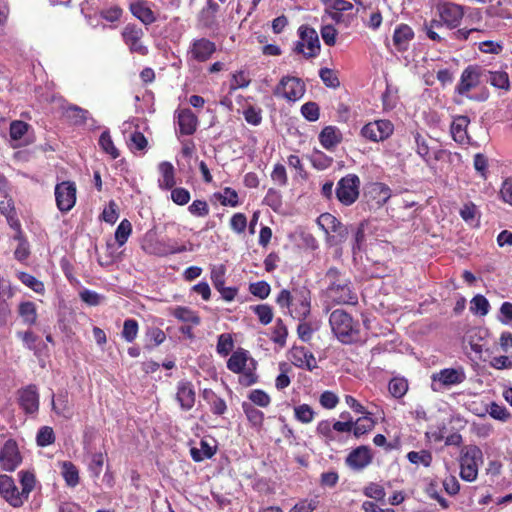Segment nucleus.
Instances as JSON below:
<instances>
[{
	"mask_svg": "<svg viewBox=\"0 0 512 512\" xmlns=\"http://www.w3.org/2000/svg\"><path fill=\"white\" fill-rule=\"evenodd\" d=\"M301 114L306 120L310 122L317 121L320 116V109L318 104L312 101L303 104L301 107Z\"/></svg>",
	"mask_w": 512,
	"mask_h": 512,
	"instance_id": "nucleus-54",
	"label": "nucleus"
},
{
	"mask_svg": "<svg viewBox=\"0 0 512 512\" xmlns=\"http://www.w3.org/2000/svg\"><path fill=\"white\" fill-rule=\"evenodd\" d=\"M147 145V139L141 132L135 131L131 134L129 147L132 151H143Z\"/></svg>",
	"mask_w": 512,
	"mask_h": 512,
	"instance_id": "nucleus-63",
	"label": "nucleus"
},
{
	"mask_svg": "<svg viewBox=\"0 0 512 512\" xmlns=\"http://www.w3.org/2000/svg\"><path fill=\"white\" fill-rule=\"evenodd\" d=\"M324 280L327 283L326 296L330 301L339 305H356L358 303L357 293L346 273L331 267L327 270Z\"/></svg>",
	"mask_w": 512,
	"mask_h": 512,
	"instance_id": "nucleus-1",
	"label": "nucleus"
},
{
	"mask_svg": "<svg viewBox=\"0 0 512 512\" xmlns=\"http://www.w3.org/2000/svg\"><path fill=\"white\" fill-rule=\"evenodd\" d=\"M196 393L192 382L181 380L177 384L176 400L183 411H189L195 404Z\"/></svg>",
	"mask_w": 512,
	"mask_h": 512,
	"instance_id": "nucleus-17",
	"label": "nucleus"
},
{
	"mask_svg": "<svg viewBox=\"0 0 512 512\" xmlns=\"http://www.w3.org/2000/svg\"><path fill=\"white\" fill-rule=\"evenodd\" d=\"M138 330V322L135 319H126L121 335L126 342L131 343L136 339Z\"/></svg>",
	"mask_w": 512,
	"mask_h": 512,
	"instance_id": "nucleus-45",
	"label": "nucleus"
},
{
	"mask_svg": "<svg viewBox=\"0 0 512 512\" xmlns=\"http://www.w3.org/2000/svg\"><path fill=\"white\" fill-rule=\"evenodd\" d=\"M328 241L331 245H338L342 242H344L347 239L348 236V228L343 225L341 222L338 223V225L335 226L334 229L330 230Z\"/></svg>",
	"mask_w": 512,
	"mask_h": 512,
	"instance_id": "nucleus-48",
	"label": "nucleus"
},
{
	"mask_svg": "<svg viewBox=\"0 0 512 512\" xmlns=\"http://www.w3.org/2000/svg\"><path fill=\"white\" fill-rule=\"evenodd\" d=\"M310 302V291L306 287L282 289L276 298L280 308L288 309L289 315L300 322L310 314Z\"/></svg>",
	"mask_w": 512,
	"mask_h": 512,
	"instance_id": "nucleus-2",
	"label": "nucleus"
},
{
	"mask_svg": "<svg viewBox=\"0 0 512 512\" xmlns=\"http://www.w3.org/2000/svg\"><path fill=\"white\" fill-rule=\"evenodd\" d=\"M373 455L369 446L362 445L353 449L346 457V464L355 471H361L371 464Z\"/></svg>",
	"mask_w": 512,
	"mask_h": 512,
	"instance_id": "nucleus-14",
	"label": "nucleus"
},
{
	"mask_svg": "<svg viewBox=\"0 0 512 512\" xmlns=\"http://www.w3.org/2000/svg\"><path fill=\"white\" fill-rule=\"evenodd\" d=\"M132 232V225L129 220L123 219L115 231V240L119 246H123Z\"/></svg>",
	"mask_w": 512,
	"mask_h": 512,
	"instance_id": "nucleus-44",
	"label": "nucleus"
},
{
	"mask_svg": "<svg viewBox=\"0 0 512 512\" xmlns=\"http://www.w3.org/2000/svg\"><path fill=\"white\" fill-rule=\"evenodd\" d=\"M55 198L61 212L70 211L76 202V186L74 182L63 181L55 187Z\"/></svg>",
	"mask_w": 512,
	"mask_h": 512,
	"instance_id": "nucleus-10",
	"label": "nucleus"
},
{
	"mask_svg": "<svg viewBox=\"0 0 512 512\" xmlns=\"http://www.w3.org/2000/svg\"><path fill=\"white\" fill-rule=\"evenodd\" d=\"M18 279L27 287L31 288L34 292L43 294L45 291L44 284L35 278L33 275L26 272H19Z\"/></svg>",
	"mask_w": 512,
	"mask_h": 512,
	"instance_id": "nucleus-43",
	"label": "nucleus"
},
{
	"mask_svg": "<svg viewBox=\"0 0 512 512\" xmlns=\"http://www.w3.org/2000/svg\"><path fill=\"white\" fill-rule=\"evenodd\" d=\"M161 178L158 180L159 187L162 189H172L176 184L175 169L172 163L163 161L158 165Z\"/></svg>",
	"mask_w": 512,
	"mask_h": 512,
	"instance_id": "nucleus-29",
	"label": "nucleus"
},
{
	"mask_svg": "<svg viewBox=\"0 0 512 512\" xmlns=\"http://www.w3.org/2000/svg\"><path fill=\"white\" fill-rule=\"evenodd\" d=\"M439 15L440 21L443 25H446L449 29H453L459 26L464 12L461 6L453 3H446L439 7Z\"/></svg>",
	"mask_w": 512,
	"mask_h": 512,
	"instance_id": "nucleus-16",
	"label": "nucleus"
},
{
	"mask_svg": "<svg viewBox=\"0 0 512 512\" xmlns=\"http://www.w3.org/2000/svg\"><path fill=\"white\" fill-rule=\"evenodd\" d=\"M392 132L393 124L388 120L370 122L361 129L364 138L375 142L387 139Z\"/></svg>",
	"mask_w": 512,
	"mask_h": 512,
	"instance_id": "nucleus-11",
	"label": "nucleus"
},
{
	"mask_svg": "<svg viewBox=\"0 0 512 512\" xmlns=\"http://www.w3.org/2000/svg\"><path fill=\"white\" fill-rule=\"evenodd\" d=\"M470 120L467 116L456 117L450 127L451 135L459 144H465L468 142L467 127Z\"/></svg>",
	"mask_w": 512,
	"mask_h": 512,
	"instance_id": "nucleus-26",
	"label": "nucleus"
},
{
	"mask_svg": "<svg viewBox=\"0 0 512 512\" xmlns=\"http://www.w3.org/2000/svg\"><path fill=\"white\" fill-rule=\"evenodd\" d=\"M299 36L301 41L296 43L295 52L303 53L306 58L316 57L320 52V41L316 30L303 25L299 28Z\"/></svg>",
	"mask_w": 512,
	"mask_h": 512,
	"instance_id": "nucleus-7",
	"label": "nucleus"
},
{
	"mask_svg": "<svg viewBox=\"0 0 512 512\" xmlns=\"http://www.w3.org/2000/svg\"><path fill=\"white\" fill-rule=\"evenodd\" d=\"M264 203L272 208L274 211H278L282 207V195L281 193L274 189L270 188L267 191L266 196L264 197Z\"/></svg>",
	"mask_w": 512,
	"mask_h": 512,
	"instance_id": "nucleus-56",
	"label": "nucleus"
},
{
	"mask_svg": "<svg viewBox=\"0 0 512 512\" xmlns=\"http://www.w3.org/2000/svg\"><path fill=\"white\" fill-rule=\"evenodd\" d=\"M369 197L375 201L378 208L382 207L391 198V189L384 183H373L368 190Z\"/></svg>",
	"mask_w": 512,
	"mask_h": 512,
	"instance_id": "nucleus-27",
	"label": "nucleus"
},
{
	"mask_svg": "<svg viewBox=\"0 0 512 512\" xmlns=\"http://www.w3.org/2000/svg\"><path fill=\"white\" fill-rule=\"evenodd\" d=\"M388 389L393 397L401 398L408 391V382L404 378L395 377L390 380Z\"/></svg>",
	"mask_w": 512,
	"mask_h": 512,
	"instance_id": "nucleus-42",
	"label": "nucleus"
},
{
	"mask_svg": "<svg viewBox=\"0 0 512 512\" xmlns=\"http://www.w3.org/2000/svg\"><path fill=\"white\" fill-rule=\"evenodd\" d=\"M443 27V23L440 20H431L430 22H425L423 24V30L426 32V35L429 39L433 41H441L442 38L436 32Z\"/></svg>",
	"mask_w": 512,
	"mask_h": 512,
	"instance_id": "nucleus-61",
	"label": "nucleus"
},
{
	"mask_svg": "<svg viewBox=\"0 0 512 512\" xmlns=\"http://www.w3.org/2000/svg\"><path fill=\"white\" fill-rule=\"evenodd\" d=\"M414 38V31L407 24H400L395 28L393 34V45L399 52L408 50L410 42Z\"/></svg>",
	"mask_w": 512,
	"mask_h": 512,
	"instance_id": "nucleus-23",
	"label": "nucleus"
},
{
	"mask_svg": "<svg viewBox=\"0 0 512 512\" xmlns=\"http://www.w3.org/2000/svg\"><path fill=\"white\" fill-rule=\"evenodd\" d=\"M319 77L326 87L336 89L340 86V81L335 71L329 68H321Z\"/></svg>",
	"mask_w": 512,
	"mask_h": 512,
	"instance_id": "nucleus-49",
	"label": "nucleus"
},
{
	"mask_svg": "<svg viewBox=\"0 0 512 512\" xmlns=\"http://www.w3.org/2000/svg\"><path fill=\"white\" fill-rule=\"evenodd\" d=\"M339 222L340 221L330 213H323L317 219V224L327 235H330V230L334 229Z\"/></svg>",
	"mask_w": 512,
	"mask_h": 512,
	"instance_id": "nucleus-53",
	"label": "nucleus"
},
{
	"mask_svg": "<svg viewBox=\"0 0 512 512\" xmlns=\"http://www.w3.org/2000/svg\"><path fill=\"white\" fill-rule=\"evenodd\" d=\"M19 404L27 414H35L39 409V394L35 385L19 390Z\"/></svg>",
	"mask_w": 512,
	"mask_h": 512,
	"instance_id": "nucleus-18",
	"label": "nucleus"
},
{
	"mask_svg": "<svg viewBox=\"0 0 512 512\" xmlns=\"http://www.w3.org/2000/svg\"><path fill=\"white\" fill-rule=\"evenodd\" d=\"M287 335L288 331L286 326L283 324V321L281 319H278L272 332L271 340L274 343L279 344L280 346H284L286 343Z\"/></svg>",
	"mask_w": 512,
	"mask_h": 512,
	"instance_id": "nucleus-55",
	"label": "nucleus"
},
{
	"mask_svg": "<svg viewBox=\"0 0 512 512\" xmlns=\"http://www.w3.org/2000/svg\"><path fill=\"white\" fill-rule=\"evenodd\" d=\"M459 462L461 479L473 482L477 479L479 466L483 464V453L478 446H467L462 449Z\"/></svg>",
	"mask_w": 512,
	"mask_h": 512,
	"instance_id": "nucleus-5",
	"label": "nucleus"
},
{
	"mask_svg": "<svg viewBox=\"0 0 512 512\" xmlns=\"http://www.w3.org/2000/svg\"><path fill=\"white\" fill-rule=\"evenodd\" d=\"M227 368L234 373L241 374L239 383L245 387L257 382L256 362L245 350L239 349L233 352L227 361Z\"/></svg>",
	"mask_w": 512,
	"mask_h": 512,
	"instance_id": "nucleus-4",
	"label": "nucleus"
},
{
	"mask_svg": "<svg viewBox=\"0 0 512 512\" xmlns=\"http://www.w3.org/2000/svg\"><path fill=\"white\" fill-rule=\"evenodd\" d=\"M21 456L17 443L9 439L0 450V465L3 470L14 471L21 463Z\"/></svg>",
	"mask_w": 512,
	"mask_h": 512,
	"instance_id": "nucleus-13",
	"label": "nucleus"
},
{
	"mask_svg": "<svg viewBox=\"0 0 512 512\" xmlns=\"http://www.w3.org/2000/svg\"><path fill=\"white\" fill-rule=\"evenodd\" d=\"M18 313L25 324L33 325L36 323L37 310L36 305L33 302H21L18 307Z\"/></svg>",
	"mask_w": 512,
	"mask_h": 512,
	"instance_id": "nucleus-34",
	"label": "nucleus"
},
{
	"mask_svg": "<svg viewBox=\"0 0 512 512\" xmlns=\"http://www.w3.org/2000/svg\"><path fill=\"white\" fill-rule=\"evenodd\" d=\"M329 324L337 339L344 344L356 342L359 338L360 325L350 314L342 309L334 310L329 317Z\"/></svg>",
	"mask_w": 512,
	"mask_h": 512,
	"instance_id": "nucleus-3",
	"label": "nucleus"
},
{
	"mask_svg": "<svg viewBox=\"0 0 512 512\" xmlns=\"http://www.w3.org/2000/svg\"><path fill=\"white\" fill-rule=\"evenodd\" d=\"M484 76L486 81L496 88L508 90L510 87L509 76L505 71H488Z\"/></svg>",
	"mask_w": 512,
	"mask_h": 512,
	"instance_id": "nucleus-35",
	"label": "nucleus"
},
{
	"mask_svg": "<svg viewBox=\"0 0 512 512\" xmlns=\"http://www.w3.org/2000/svg\"><path fill=\"white\" fill-rule=\"evenodd\" d=\"M261 324L267 325L273 319L272 308L267 304H260L252 307Z\"/></svg>",
	"mask_w": 512,
	"mask_h": 512,
	"instance_id": "nucleus-57",
	"label": "nucleus"
},
{
	"mask_svg": "<svg viewBox=\"0 0 512 512\" xmlns=\"http://www.w3.org/2000/svg\"><path fill=\"white\" fill-rule=\"evenodd\" d=\"M203 398L209 403L213 414L223 415L226 412V402L224 401V399L217 396L212 390L205 389L203 391Z\"/></svg>",
	"mask_w": 512,
	"mask_h": 512,
	"instance_id": "nucleus-30",
	"label": "nucleus"
},
{
	"mask_svg": "<svg viewBox=\"0 0 512 512\" xmlns=\"http://www.w3.org/2000/svg\"><path fill=\"white\" fill-rule=\"evenodd\" d=\"M489 309L490 304L485 296L477 294L472 298L470 302V310L472 313L480 316H485L488 314Z\"/></svg>",
	"mask_w": 512,
	"mask_h": 512,
	"instance_id": "nucleus-40",
	"label": "nucleus"
},
{
	"mask_svg": "<svg viewBox=\"0 0 512 512\" xmlns=\"http://www.w3.org/2000/svg\"><path fill=\"white\" fill-rule=\"evenodd\" d=\"M248 399L252 405H257L262 408H266L271 403L270 396L261 389H254L248 394Z\"/></svg>",
	"mask_w": 512,
	"mask_h": 512,
	"instance_id": "nucleus-46",
	"label": "nucleus"
},
{
	"mask_svg": "<svg viewBox=\"0 0 512 512\" xmlns=\"http://www.w3.org/2000/svg\"><path fill=\"white\" fill-rule=\"evenodd\" d=\"M37 445L40 447H46L55 442V434L51 427L43 426L39 429L36 436Z\"/></svg>",
	"mask_w": 512,
	"mask_h": 512,
	"instance_id": "nucleus-47",
	"label": "nucleus"
},
{
	"mask_svg": "<svg viewBox=\"0 0 512 512\" xmlns=\"http://www.w3.org/2000/svg\"><path fill=\"white\" fill-rule=\"evenodd\" d=\"M290 354L291 361L296 367L306 369L308 371H312L317 368V360L309 349L303 346H294L291 349Z\"/></svg>",
	"mask_w": 512,
	"mask_h": 512,
	"instance_id": "nucleus-20",
	"label": "nucleus"
},
{
	"mask_svg": "<svg viewBox=\"0 0 512 512\" xmlns=\"http://www.w3.org/2000/svg\"><path fill=\"white\" fill-rule=\"evenodd\" d=\"M375 421L372 419L371 415L366 414L363 417L358 418L354 421V426L352 429L353 435L356 438H360L361 436L367 434L372 431L375 427Z\"/></svg>",
	"mask_w": 512,
	"mask_h": 512,
	"instance_id": "nucleus-32",
	"label": "nucleus"
},
{
	"mask_svg": "<svg viewBox=\"0 0 512 512\" xmlns=\"http://www.w3.org/2000/svg\"><path fill=\"white\" fill-rule=\"evenodd\" d=\"M319 141L325 149L331 150L342 141V134L337 127L326 126L319 134Z\"/></svg>",
	"mask_w": 512,
	"mask_h": 512,
	"instance_id": "nucleus-25",
	"label": "nucleus"
},
{
	"mask_svg": "<svg viewBox=\"0 0 512 512\" xmlns=\"http://www.w3.org/2000/svg\"><path fill=\"white\" fill-rule=\"evenodd\" d=\"M129 10L134 17L146 26L151 25L157 20L146 0H137L132 2L129 6Z\"/></svg>",
	"mask_w": 512,
	"mask_h": 512,
	"instance_id": "nucleus-22",
	"label": "nucleus"
},
{
	"mask_svg": "<svg viewBox=\"0 0 512 512\" xmlns=\"http://www.w3.org/2000/svg\"><path fill=\"white\" fill-rule=\"evenodd\" d=\"M242 409L249 423L255 428H261L264 422V413L248 402L242 403Z\"/></svg>",
	"mask_w": 512,
	"mask_h": 512,
	"instance_id": "nucleus-31",
	"label": "nucleus"
},
{
	"mask_svg": "<svg viewBox=\"0 0 512 512\" xmlns=\"http://www.w3.org/2000/svg\"><path fill=\"white\" fill-rule=\"evenodd\" d=\"M408 460L413 464H422L425 467L430 466L432 455L429 451H411L407 454Z\"/></svg>",
	"mask_w": 512,
	"mask_h": 512,
	"instance_id": "nucleus-50",
	"label": "nucleus"
},
{
	"mask_svg": "<svg viewBox=\"0 0 512 512\" xmlns=\"http://www.w3.org/2000/svg\"><path fill=\"white\" fill-rule=\"evenodd\" d=\"M179 132L182 135H192L198 125L197 116L190 109H182L177 113Z\"/></svg>",
	"mask_w": 512,
	"mask_h": 512,
	"instance_id": "nucleus-24",
	"label": "nucleus"
},
{
	"mask_svg": "<svg viewBox=\"0 0 512 512\" xmlns=\"http://www.w3.org/2000/svg\"><path fill=\"white\" fill-rule=\"evenodd\" d=\"M52 409L56 414L65 419H70L73 415L66 394H59L57 400L54 399V396L52 397Z\"/></svg>",
	"mask_w": 512,
	"mask_h": 512,
	"instance_id": "nucleus-33",
	"label": "nucleus"
},
{
	"mask_svg": "<svg viewBox=\"0 0 512 512\" xmlns=\"http://www.w3.org/2000/svg\"><path fill=\"white\" fill-rule=\"evenodd\" d=\"M275 96H280L288 101L299 100L305 93V85L301 79L292 76H284L273 91Z\"/></svg>",
	"mask_w": 512,
	"mask_h": 512,
	"instance_id": "nucleus-8",
	"label": "nucleus"
},
{
	"mask_svg": "<svg viewBox=\"0 0 512 512\" xmlns=\"http://www.w3.org/2000/svg\"><path fill=\"white\" fill-rule=\"evenodd\" d=\"M172 315L181 322L191 323L193 325L200 323V317L188 307L178 306L173 309Z\"/></svg>",
	"mask_w": 512,
	"mask_h": 512,
	"instance_id": "nucleus-36",
	"label": "nucleus"
},
{
	"mask_svg": "<svg viewBox=\"0 0 512 512\" xmlns=\"http://www.w3.org/2000/svg\"><path fill=\"white\" fill-rule=\"evenodd\" d=\"M249 291L259 299H266L270 294L271 288L266 281H258L250 284Z\"/></svg>",
	"mask_w": 512,
	"mask_h": 512,
	"instance_id": "nucleus-58",
	"label": "nucleus"
},
{
	"mask_svg": "<svg viewBox=\"0 0 512 512\" xmlns=\"http://www.w3.org/2000/svg\"><path fill=\"white\" fill-rule=\"evenodd\" d=\"M99 145L101 146V148L106 152L108 153L109 155H111V157L113 159H116L119 157V151L117 150V148L114 146V143L112 141V138L110 136V133L108 131H104L101 135H100V139H99Z\"/></svg>",
	"mask_w": 512,
	"mask_h": 512,
	"instance_id": "nucleus-51",
	"label": "nucleus"
},
{
	"mask_svg": "<svg viewBox=\"0 0 512 512\" xmlns=\"http://www.w3.org/2000/svg\"><path fill=\"white\" fill-rule=\"evenodd\" d=\"M143 249L151 255L160 256V257L186 251L185 246L176 247L164 240H157V239L156 240H146L145 243L143 244Z\"/></svg>",
	"mask_w": 512,
	"mask_h": 512,
	"instance_id": "nucleus-19",
	"label": "nucleus"
},
{
	"mask_svg": "<svg viewBox=\"0 0 512 512\" xmlns=\"http://www.w3.org/2000/svg\"><path fill=\"white\" fill-rule=\"evenodd\" d=\"M360 179L355 174H347L342 177L335 188V195L338 201L350 206L356 202L359 197Z\"/></svg>",
	"mask_w": 512,
	"mask_h": 512,
	"instance_id": "nucleus-6",
	"label": "nucleus"
},
{
	"mask_svg": "<svg viewBox=\"0 0 512 512\" xmlns=\"http://www.w3.org/2000/svg\"><path fill=\"white\" fill-rule=\"evenodd\" d=\"M89 112L79 106L70 105L67 107L65 111L66 117L74 124V125H83L85 124L88 118Z\"/></svg>",
	"mask_w": 512,
	"mask_h": 512,
	"instance_id": "nucleus-37",
	"label": "nucleus"
},
{
	"mask_svg": "<svg viewBox=\"0 0 512 512\" xmlns=\"http://www.w3.org/2000/svg\"><path fill=\"white\" fill-rule=\"evenodd\" d=\"M215 50L216 46L212 41L206 38H201L192 43L189 54L193 59L199 62H204L211 57Z\"/></svg>",
	"mask_w": 512,
	"mask_h": 512,
	"instance_id": "nucleus-21",
	"label": "nucleus"
},
{
	"mask_svg": "<svg viewBox=\"0 0 512 512\" xmlns=\"http://www.w3.org/2000/svg\"><path fill=\"white\" fill-rule=\"evenodd\" d=\"M188 211L196 217H205L209 214V205L205 200H194L189 206Z\"/></svg>",
	"mask_w": 512,
	"mask_h": 512,
	"instance_id": "nucleus-62",
	"label": "nucleus"
},
{
	"mask_svg": "<svg viewBox=\"0 0 512 512\" xmlns=\"http://www.w3.org/2000/svg\"><path fill=\"white\" fill-rule=\"evenodd\" d=\"M19 475L20 483L22 486V491L20 492V494L24 502L29 498L31 491L34 489L36 479L34 474L28 471H21Z\"/></svg>",
	"mask_w": 512,
	"mask_h": 512,
	"instance_id": "nucleus-38",
	"label": "nucleus"
},
{
	"mask_svg": "<svg viewBox=\"0 0 512 512\" xmlns=\"http://www.w3.org/2000/svg\"><path fill=\"white\" fill-rule=\"evenodd\" d=\"M62 475L70 487H75L79 483V472L76 466L69 461L62 464Z\"/></svg>",
	"mask_w": 512,
	"mask_h": 512,
	"instance_id": "nucleus-39",
	"label": "nucleus"
},
{
	"mask_svg": "<svg viewBox=\"0 0 512 512\" xmlns=\"http://www.w3.org/2000/svg\"><path fill=\"white\" fill-rule=\"evenodd\" d=\"M121 36L131 53H136L141 56L148 54L147 46L142 43L144 36L142 28L138 27L136 24L129 23L123 28Z\"/></svg>",
	"mask_w": 512,
	"mask_h": 512,
	"instance_id": "nucleus-9",
	"label": "nucleus"
},
{
	"mask_svg": "<svg viewBox=\"0 0 512 512\" xmlns=\"http://www.w3.org/2000/svg\"><path fill=\"white\" fill-rule=\"evenodd\" d=\"M29 125L21 120L12 121L10 124V137L12 140H20L28 131Z\"/></svg>",
	"mask_w": 512,
	"mask_h": 512,
	"instance_id": "nucleus-59",
	"label": "nucleus"
},
{
	"mask_svg": "<svg viewBox=\"0 0 512 512\" xmlns=\"http://www.w3.org/2000/svg\"><path fill=\"white\" fill-rule=\"evenodd\" d=\"M219 200L224 206L236 207L239 204L237 192L230 187L224 188L223 193L219 194Z\"/></svg>",
	"mask_w": 512,
	"mask_h": 512,
	"instance_id": "nucleus-60",
	"label": "nucleus"
},
{
	"mask_svg": "<svg viewBox=\"0 0 512 512\" xmlns=\"http://www.w3.org/2000/svg\"><path fill=\"white\" fill-rule=\"evenodd\" d=\"M318 506V501L315 499L301 500L296 503L289 512H313Z\"/></svg>",
	"mask_w": 512,
	"mask_h": 512,
	"instance_id": "nucleus-64",
	"label": "nucleus"
},
{
	"mask_svg": "<svg viewBox=\"0 0 512 512\" xmlns=\"http://www.w3.org/2000/svg\"><path fill=\"white\" fill-rule=\"evenodd\" d=\"M190 453L194 461L201 462L205 459H210L215 454V449H213L206 441L202 440L200 442V449L191 448Z\"/></svg>",
	"mask_w": 512,
	"mask_h": 512,
	"instance_id": "nucleus-41",
	"label": "nucleus"
},
{
	"mask_svg": "<svg viewBox=\"0 0 512 512\" xmlns=\"http://www.w3.org/2000/svg\"><path fill=\"white\" fill-rule=\"evenodd\" d=\"M295 418L302 423H310L314 419L315 412L308 404H301L294 408Z\"/></svg>",
	"mask_w": 512,
	"mask_h": 512,
	"instance_id": "nucleus-52",
	"label": "nucleus"
},
{
	"mask_svg": "<svg viewBox=\"0 0 512 512\" xmlns=\"http://www.w3.org/2000/svg\"><path fill=\"white\" fill-rule=\"evenodd\" d=\"M0 494L13 507H21L24 502L12 477L0 475Z\"/></svg>",
	"mask_w": 512,
	"mask_h": 512,
	"instance_id": "nucleus-15",
	"label": "nucleus"
},
{
	"mask_svg": "<svg viewBox=\"0 0 512 512\" xmlns=\"http://www.w3.org/2000/svg\"><path fill=\"white\" fill-rule=\"evenodd\" d=\"M464 378L465 376L462 372L452 368L443 369L439 373L433 374L432 376L433 382H439L444 386L460 384L463 382Z\"/></svg>",
	"mask_w": 512,
	"mask_h": 512,
	"instance_id": "nucleus-28",
	"label": "nucleus"
},
{
	"mask_svg": "<svg viewBox=\"0 0 512 512\" xmlns=\"http://www.w3.org/2000/svg\"><path fill=\"white\" fill-rule=\"evenodd\" d=\"M485 70L477 65H469L461 74L460 81L456 86V91L460 95L467 94L470 90L477 87L480 78L484 76Z\"/></svg>",
	"mask_w": 512,
	"mask_h": 512,
	"instance_id": "nucleus-12",
	"label": "nucleus"
}]
</instances>
